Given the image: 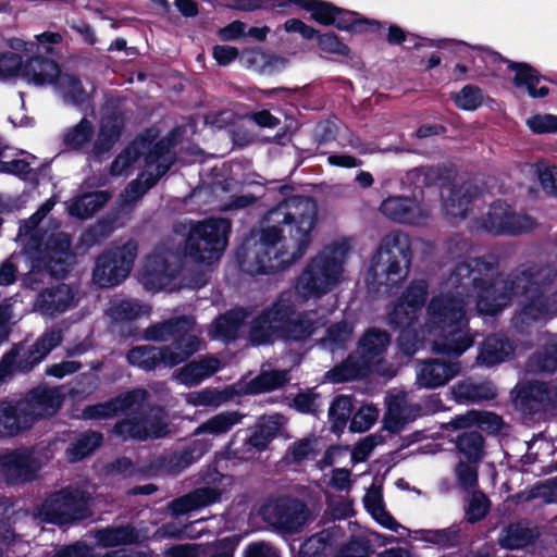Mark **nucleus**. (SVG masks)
Segmentation results:
<instances>
[{
    "label": "nucleus",
    "instance_id": "obj_1",
    "mask_svg": "<svg viewBox=\"0 0 557 557\" xmlns=\"http://www.w3.org/2000/svg\"><path fill=\"white\" fill-rule=\"evenodd\" d=\"M428 286L413 282L389 313V323L400 329L399 345L406 355H413L419 343L428 341L435 352L461 355L473 344L468 330V307L475 301L480 314H496L508 306L512 296L525 298L522 322L546 320L557 312V296L548 300L539 294L531 277L522 273L512 280L496 275L484 262H460L444 283L443 292L428 306L421 334L414 327L417 313L423 306Z\"/></svg>",
    "mask_w": 557,
    "mask_h": 557
},
{
    "label": "nucleus",
    "instance_id": "obj_2",
    "mask_svg": "<svg viewBox=\"0 0 557 557\" xmlns=\"http://www.w3.org/2000/svg\"><path fill=\"white\" fill-rule=\"evenodd\" d=\"M351 250L350 240L341 237L323 247L304 268L295 292L282 293L277 301L250 326L249 339L253 345H264L276 339L301 342L309 338L319 326L313 313L295 314V307L309 299H319L332 292L346 278L345 264Z\"/></svg>",
    "mask_w": 557,
    "mask_h": 557
},
{
    "label": "nucleus",
    "instance_id": "obj_3",
    "mask_svg": "<svg viewBox=\"0 0 557 557\" xmlns=\"http://www.w3.org/2000/svg\"><path fill=\"white\" fill-rule=\"evenodd\" d=\"M318 222V205L307 197H292L265 215L258 240H248L238 261L243 271L263 274L278 271L300 259L311 243Z\"/></svg>",
    "mask_w": 557,
    "mask_h": 557
},
{
    "label": "nucleus",
    "instance_id": "obj_4",
    "mask_svg": "<svg viewBox=\"0 0 557 557\" xmlns=\"http://www.w3.org/2000/svg\"><path fill=\"white\" fill-rule=\"evenodd\" d=\"M54 206L48 199L28 220L22 222L16 236V243L23 248L21 253H12L0 265V289L11 285L16 280L17 267L21 261L29 265L26 284H30L32 274L42 269L51 275H64L71 264L69 235L53 228H45L42 222Z\"/></svg>",
    "mask_w": 557,
    "mask_h": 557
},
{
    "label": "nucleus",
    "instance_id": "obj_5",
    "mask_svg": "<svg viewBox=\"0 0 557 557\" xmlns=\"http://www.w3.org/2000/svg\"><path fill=\"white\" fill-rule=\"evenodd\" d=\"M156 136L157 134L153 131H148L146 135L140 136L125 148L111 165L112 175H128L137 164H144L145 168L139 177L129 183L122 194L121 202L123 207L135 203L148 189L156 185L173 164L172 140L162 139L152 145Z\"/></svg>",
    "mask_w": 557,
    "mask_h": 557
},
{
    "label": "nucleus",
    "instance_id": "obj_6",
    "mask_svg": "<svg viewBox=\"0 0 557 557\" xmlns=\"http://www.w3.org/2000/svg\"><path fill=\"white\" fill-rule=\"evenodd\" d=\"M144 338L154 342L172 341L165 347L144 345L128 351L129 363L146 371L159 364L175 367L197 352L202 345L195 332V321L188 317L157 323L145 331Z\"/></svg>",
    "mask_w": 557,
    "mask_h": 557
},
{
    "label": "nucleus",
    "instance_id": "obj_7",
    "mask_svg": "<svg viewBox=\"0 0 557 557\" xmlns=\"http://www.w3.org/2000/svg\"><path fill=\"white\" fill-rule=\"evenodd\" d=\"M389 345V336L385 331L369 330L359 342L360 357L350 356L344 363L327 372V377L334 383H341L368 373H377L384 376H393L391 370L383 360V352Z\"/></svg>",
    "mask_w": 557,
    "mask_h": 557
},
{
    "label": "nucleus",
    "instance_id": "obj_8",
    "mask_svg": "<svg viewBox=\"0 0 557 557\" xmlns=\"http://www.w3.org/2000/svg\"><path fill=\"white\" fill-rule=\"evenodd\" d=\"M410 262V243L406 235H386L371 261L367 282L375 287H392L406 276Z\"/></svg>",
    "mask_w": 557,
    "mask_h": 557
},
{
    "label": "nucleus",
    "instance_id": "obj_9",
    "mask_svg": "<svg viewBox=\"0 0 557 557\" xmlns=\"http://www.w3.org/2000/svg\"><path fill=\"white\" fill-rule=\"evenodd\" d=\"M457 51L472 58L475 70L483 76H499L507 70H511L513 84L518 88H524L531 97L543 98L548 94L546 86L536 87L540 84L537 72L527 63H515L503 59L497 52L482 47H469L458 42Z\"/></svg>",
    "mask_w": 557,
    "mask_h": 557
},
{
    "label": "nucleus",
    "instance_id": "obj_10",
    "mask_svg": "<svg viewBox=\"0 0 557 557\" xmlns=\"http://www.w3.org/2000/svg\"><path fill=\"white\" fill-rule=\"evenodd\" d=\"M230 223L224 219H209L190 227L185 253L199 263L220 259L227 245Z\"/></svg>",
    "mask_w": 557,
    "mask_h": 557
},
{
    "label": "nucleus",
    "instance_id": "obj_11",
    "mask_svg": "<svg viewBox=\"0 0 557 557\" xmlns=\"http://www.w3.org/2000/svg\"><path fill=\"white\" fill-rule=\"evenodd\" d=\"M61 332L51 330L46 332L37 342L26 347L15 345L0 361V384L16 372H28L61 343Z\"/></svg>",
    "mask_w": 557,
    "mask_h": 557
},
{
    "label": "nucleus",
    "instance_id": "obj_12",
    "mask_svg": "<svg viewBox=\"0 0 557 557\" xmlns=\"http://www.w3.org/2000/svg\"><path fill=\"white\" fill-rule=\"evenodd\" d=\"M89 498L84 492L63 490L49 496L40 508L35 519L40 522L64 524L73 520H81L88 516Z\"/></svg>",
    "mask_w": 557,
    "mask_h": 557
},
{
    "label": "nucleus",
    "instance_id": "obj_13",
    "mask_svg": "<svg viewBox=\"0 0 557 557\" xmlns=\"http://www.w3.org/2000/svg\"><path fill=\"white\" fill-rule=\"evenodd\" d=\"M136 255L137 246L133 242L106 251L97 259L94 282L100 287L120 284L128 276Z\"/></svg>",
    "mask_w": 557,
    "mask_h": 557
},
{
    "label": "nucleus",
    "instance_id": "obj_14",
    "mask_svg": "<svg viewBox=\"0 0 557 557\" xmlns=\"http://www.w3.org/2000/svg\"><path fill=\"white\" fill-rule=\"evenodd\" d=\"M173 255H168L165 249L158 247L148 255L139 271V281L150 292L163 289L172 290L175 287L177 268L170 260Z\"/></svg>",
    "mask_w": 557,
    "mask_h": 557
},
{
    "label": "nucleus",
    "instance_id": "obj_15",
    "mask_svg": "<svg viewBox=\"0 0 557 557\" xmlns=\"http://www.w3.org/2000/svg\"><path fill=\"white\" fill-rule=\"evenodd\" d=\"M40 468L41 461L34 451L26 449L0 451V478L5 481L32 480Z\"/></svg>",
    "mask_w": 557,
    "mask_h": 557
},
{
    "label": "nucleus",
    "instance_id": "obj_16",
    "mask_svg": "<svg viewBox=\"0 0 557 557\" xmlns=\"http://www.w3.org/2000/svg\"><path fill=\"white\" fill-rule=\"evenodd\" d=\"M115 432L123 438L147 440L161 437L168 432V423L162 409H153L145 419H128L115 425Z\"/></svg>",
    "mask_w": 557,
    "mask_h": 557
},
{
    "label": "nucleus",
    "instance_id": "obj_17",
    "mask_svg": "<svg viewBox=\"0 0 557 557\" xmlns=\"http://www.w3.org/2000/svg\"><path fill=\"white\" fill-rule=\"evenodd\" d=\"M532 225L530 218L516 215L507 205L500 202L493 205L483 219V227L494 234H517L530 230Z\"/></svg>",
    "mask_w": 557,
    "mask_h": 557
},
{
    "label": "nucleus",
    "instance_id": "obj_18",
    "mask_svg": "<svg viewBox=\"0 0 557 557\" xmlns=\"http://www.w3.org/2000/svg\"><path fill=\"white\" fill-rule=\"evenodd\" d=\"M18 401L21 412L32 418L33 425L38 418L50 417L58 411L62 403V395L57 387L40 386Z\"/></svg>",
    "mask_w": 557,
    "mask_h": 557
},
{
    "label": "nucleus",
    "instance_id": "obj_19",
    "mask_svg": "<svg viewBox=\"0 0 557 557\" xmlns=\"http://www.w3.org/2000/svg\"><path fill=\"white\" fill-rule=\"evenodd\" d=\"M265 516L270 523L286 532L298 530L310 519L307 507L298 500H282L269 506Z\"/></svg>",
    "mask_w": 557,
    "mask_h": 557
},
{
    "label": "nucleus",
    "instance_id": "obj_20",
    "mask_svg": "<svg viewBox=\"0 0 557 557\" xmlns=\"http://www.w3.org/2000/svg\"><path fill=\"white\" fill-rule=\"evenodd\" d=\"M380 210L386 218L400 222L420 225L426 221L430 209L417 201L401 196L384 199Z\"/></svg>",
    "mask_w": 557,
    "mask_h": 557
},
{
    "label": "nucleus",
    "instance_id": "obj_21",
    "mask_svg": "<svg viewBox=\"0 0 557 557\" xmlns=\"http://www.w3.org/2000/svg\"><path fill=\"white\" fill-rule=\"evenodd\" d=\"M146 397V391L135 389L114 400L87 407L83 416L87 419H107L117 413H135L141 408Z\"/></svg>",
    "mask_w": 557,
    "mask_h": 557
},
{
    "label": "nucleus",
    "instance_id": "obj_22",
    "mask_svg": "<svg viewBox=\"0 0 557 557\" xmlns=\"http://www.w3.org/2000/svg\"><path fill=\"white\" fill-rule=\"evenodd\" d=\"M76 305L75 293L67 284H58L40 292L34 302V309L44 315L54 317Z\"/></svg>",
    "mask_w": 557,
    "mask_h": 557
},
{
    "label": "nucleus",
    "instance_id": "obj_23",
    "mask_svg": "<svg viewBox=\"0 0 557 557\" xmlns=\"http://www.w3.org/2000/svg\"><path fill=\"white\" fill-rule=\"evenodd\" d=\"M387 411L384 416V429L398 432L404 425L420 414V407L408 401L407 394L398 392L387 397Z\"/></svg>",
    "mask_w": 557,
    "mask_h": 557
},
{
    "label": "nucleus",
    "instance_id": "obj_24",
    "mask_svg": "<svg viewBox=\"0 0 557 557\" xmlns=\"http://www.w3.org/2000/svg\"><path fill=\"white\" fill-rule=\"evenodd\" d=\"M459 372L458 363L429 360L417 370V384L420 387L436 388L447 384Z\"/></svg>",
    "mask_w": 557,
    "mask_h": 557
},
{
    "label": "nucleus",
    "instance_id": "obj_25",
    "mask_svg": "<svg viewBox=\"0 0 557 557\" xmlns=\"http://www.w3.org/2000/svg\"><path fill=\"white\" fill-rule=\"evenodd\" d=\"M27 58L23 67V78L36 86H54L61 72L60 66L55 62L38 55Z\"/></svg>",
    "mask_w": 557,
    "mask_h": 557
},
{
    "label": "nucleus",
    "instance_id": "obj_26",
    "mask_svg": "<svg viewBox=\"0 0 557 557\" xmlns=\"http://www.w3.org/2000/svg\"><path fill=\"white\" fill-rule=\"evenodd\" d=\"M221 490L216 487H201L173 500L169 509L173 516L187 513L191 510L209 506L221 498Z\"/></svg>",
    "mask_w": 557,
    "mask_h": 557
},
{
    "label": "nucleus",
    "instance_id": "obj_27",
    "mask_svg": "<svg viewBox=\"0 0 557 557\" xmlns=\"http://www.w3.org/2000/svg\"><path fill=\"white\" fill-rule=\"evenodd\" d=\"M222 367L221 361L212 356L189 362L181 368L174 377L186 386H194L201 383L205 379L218 372Z\"/></svg>",
    "mask_w": 557,
    "mask_h": 557
},
{
    "label": "nucleus",
    "instance_id": "obj_28",
    "mask_svg": "<svg viewBox=\"0 0 557 557\" xmlns=\"http://www.w3.org/2000/svg\"><path fill=\"white\" fill-rule=\"evenodd\" d=\"M475 188L470 183L461 186L445 185L442 187L441 197L446 214L461 216L467 212L468 205L475 195Z\"/></svg>",
    "mask_w": 557,
    "mask_h": 557
},
{
    "label": "nucleus",
    "instance_id": "obj_29",
    "mask_svg": "<svg viewBox=\"0 0 557 557\" xmlns=\"http://www.w3.org/2000/svg\"><path fill=\"white\" fill-rule=\"evenodd\" d=\"M36 41H25L21 38H12L9 40V47L15 51H22L26 57L41 54H52L53 46L62 41L59 33L46 32L36 35Z\"/></svg>",
    "mask_w": 557,
    "mask_h": 557
},
{
    "label": "nucleus",
    "instance_id": "obj_30",
    "mask_svg": "<svg viewBox=\"0 0 557 557\" xmlns=\"http://www.w3.org/2000/svg\"><path fill=\"white\" fill-rule=\"evenodd\" d=\"M32 426V418L21 412L20 401L0 404V436H13Z\"/></svg>",
    "mask_w": 557,
    "mask_h": 557
},
{
    "label": "nucleus",
    "instance_id": "obj_31",
    "mask_svg": "<svg viewBox=\"0 0 557 557\" xmlns=\"http://www.w3.org/2000/svg\"><path fill=\"white\" fill-rule=\"evenodd\" d=\"M287 371H263L249 383L238 382L235 384L237 395L259 394L273 391L288 382Z\"/></svg>",
    "mask_w": 557,
    "mask_h": 557
},
{
    "label": "nucleus",
    "instance_id": "obj_32",
    "mask_svg": "<svg viewBox=\"0 0 557 557\" xmlns=\"http://www.w3.org/2000/svg\"><path fill=\"white\" fill-rule=\"evenodd\" d=\"M364 507L382 527L399 533L400 530H405L400 523H398L384 508L381 490L372 486L363 498Z\"/></svg>",
    "mask_w": 557,
    "mask_h": 557
},
{
    "label": "nucleus",
    "instance_id": "obj_33",
    "mask_svg": "<svg viewBox=\"0 0 557 557\" xmlns=\"http://www.w3.org/2000/svg\"><path fill=\"white\" fill-rule=\"evenodd\" d=\"M247 318V313L243 309H236L218 318L209 329L211 339L230 341L236 337L237 332Z\"/></svg>",
    "mask_w": 557,
    "mask_h": 557
},
{
    "label": "nucleus",
    "instance_id": "obj_34",
    "mask_svg": "<svg viewBox=\"0 0 557 557\" xmlns=\"http://www.w3.org/2000/svg\"><path fill=\"white\" fill-rule=\"evenodd\" d=\"M513 352L512 345L500 336H491L480 348L478 362L487 367L507 360Z\"/></svg>",
    "mask_w": 557,
    "mask_h": 557
},
{
    "label": "nucleus",
    "instance_id": "obj_35",
    "mask_svg": "<svg viewBox=\"0 0 557 557\" xmlns=\"http://www.w3.org/2000/svg\"><path fill=\"white\" fill-rule=\"evenodd\" d=\"M454 429L478 426L481 430L496 432L500 429L502 419L497 414L487 411H468L451 420Z\"/></svg>",
    "mask_w": 557,
    "mask_h": 557
},
{
    "label": "nucleus",
    "instance_id": "obj_36",
    "mask_svg": "<svg viewBox=\"0 0 557 557\" xmlns=\"http://www.w3.org/2000/svg\"><path fill=\"white\" fill-rule=\"evenodd\" d=\"M94 539L102 547H113L136 543L139 535L132 527H115L96 530Z\"/></svg>",
    "mask_w": 557,
    "mask_h": 557
},
{
    "label": "nucleus",
    "instance_id": "obj_37",
    "mask_svg": "<svg viewBox=\"0 0 557 557\" xmlns=\"http://www.w3.org/2000/svg\"><path fill=\"white\" fill-rule=\"evenodd\" d=\"M536 537L535 530L521 524H512L500 532L498 543L507 549H520L532 544Z\"/></svg>",
    "mask_w": 557,
    "mask_h": 557
},
{
    "label": "nucleus",
    "instance_id": "obj_38",
    "mask_svg": "<svg viewBox=\"0 0 557 557\" xmlns=\"http://www.w3.org/2000/svg\"><path fill=\"white\" fill-rule=\"evenodd\" d=\"M53 87L67 103L82 104L88 98L79 79L70 73L60 72Z\"/></svg>",
    "mask_w": 557,
    "mask_h": 557
},
{
    "label": "nucleus",
    "instance_id": "obj_39",
    "mask_svg": "<svg viewBox=\"0 0 557 557\" xmlns=\"http://www.w3.org/2000/svg\"><path fill=\"white\" fill-rule=\"evenodd\" d=\"M237 396L235 385L223 391L214 388H205L199 392H191L186 395V401L193 406H214L218 407L232 400Z\"/></svg>",
    "mask_w": 557,
    "mask_h": 557
},
{
    "label": "nucleus",
    "instance_id": "obj_40",
    "mask_svg": "<svg viewBox=\"0 0 557 557\" xmlns=\"http://www.w3.org/2000/svg\"><path fill=\"white\" fill-rule=\"evenodd\" d=\"M109 199L104 191H94L75 198L69 206V213L79 219L90 218Z\"/></svg>",
    "mask_w": 557,
    "mask_h": 557
},
{
    "label": "nucleus",
    "instance_id": "obj_41",
    "mask_svg": "<svg viewBox=\"0 0 557 557\" xmlns=\"http://www.w3.org/2000/svg\"><path fill=\"white\" fill-rule=\"evenodd\" d=\"M243 418L244 416L237 411L220 412L200 424L195 433H208L218 436L227 433L233 426L239 424Z\"/></svg>",
    "mask_w": 557,
    "mask_h": 557
},
{
    "label": "nucleus",
    "instance_id": "obj_42",
    "mask_svg": "<svg viewBox=\"0 0 557 557\" xmlns=\"http://www.w3.org/2000/svg\"><path fill=\"white\" fill-rule=\"evenodd\" d=\"M284 423L285 419L281 414L264 417L249 438V444L259 450L264 449Z\"/></svg>",
    "mask_w": 557,
    "mask_h": 557
},
{
    "label": "nucleus",
    "instance_id": "obj_43",
    "mask_svg": "<svg viewBox=\"0 0 557 557\" xmlns=\"http://www.w3.org/2000/svg\"><path fill=\"white\" fill-rule=\"evenodd\" d=\"M122 119L117 115L103 117L100 132L95 144V153L101 154L109 151L120 138Z\"/></svg>",
    "mask_w": 557,
    "mask_h": 557
},
{
    "label": "nucleus",
    "instance_id": "obj_44",
    "mask_svg": "<svg viewBox=\"0 0 557 557\" xmlns=\"http://www.w3.org/2000/svg\"><path fill=\"white\" fill-rule=\"evenodd\" d=\"M108 314L116 321L133 320L150 313V307L136 300L115 298L108 308Z\"/></svg>",
    "mask_w": 557,
    "mask_h": 557
},
{
    "label": "nucleus",
    "instance_id": "obj_45",
    "mask_svg": "<svg viewBox=\"0 0 557 557\" xmlns=\"http://www.w3.org/2000/svg\"><path fill=\"white\" fill-rule=\"evenodd\" d=\"M519 398L527 401L530 410H537L539 405L557 404V389L553 394L544 383L533 382L520 391Z\"/></svg>",
    "mask_w": 557,
    "mask_h": 557
},
{
    "label": "nucleus",
    "instance_id": "obj_46",
    "mask_svg": "<svg viewBox=\"0 0 557 557\" xmlns=\"http://www.w3.org/2000/svg\"><path fill=\"white\" fill-rule=\"evenodd\" d=\"M341 529L338 527H332L323 530L322 532L308 539L300 548V554L304 557H314L323 553L327 545H332L336 542L339 536Z\"/></svg>",
    "mask_w": 557,
    "mask_h": 557
},
{
    "label": "nucleus",
    "instance_id": "obj_47",
    "mask_svg": "<svg viewBox=\"0 0 557 557\" xmlns=\"http://www.w3.org/2000/svg\"><path fill=\"white\" fill-rule=\"evenodd\" d=\"M292 4H298L306 9L314 21L323 25L333 24L337 12L336 7L320 0H290Z\"/></svg>",
    "mask_w": 557,
    "mask_h": 557
},
{
    "label": "nucleus",
    "instance_id": "obj_48",
    "mask_svg": "<svg viewBox=\"0 0 557 557\" xmlns=\"http://www.w3.org/2000/svg\"><path fill=\"white\" fill-rule=\"evenodd\" d=\"M102 436L92 432L84 434L66 449V457L71 462H76L89 455L101 443Z\"/></svg>",
    "mask_w": 557,
    "mask_h": 557
},
{
    "label": "nucleus",
    "instance_id": "obj_49",
    "mask_svg": "<svg viewBox=\"0 0 557 557\" xmlns=\"http://www.w3.org/2000/svg\"><path fill=\"white\" fill-rule=\"evenodd\" d=\"M351 409L352 404L348 396H339L334 399L329 411L332 430L334 432L339 433L344 430L351 414Z\"/></svg>",
    "mask_w": 557,
    "mask_h": 557
},
{
    "label": "nucleus",
    "instance_id": "obj_50",
    "mask_svg": "<svg viewBox=\"0 0 557 557\" xmlns=\"http://www.w3.org/2000/svg\"><path fill=\"white\" fill-rule=\"evenodd\" d=\"M455 394L459 399L479 401L482 399L494 398L496 396V391L490 383H460L456 386Z\"/></svg>",
    "mask_w": 557,
    "mask_h": 557
},
{
    "label": "nucleus",
    "instance_id": "obj_51",
    "mask_svg": "<svg viewBox=\"0 0 557 557\" xmlns=\"http://www.w3.org/2000/svg\"><path fill=\"white\" fill-rule=\"evenodd\" d=\"M457 447L470 461H478L483 455V438L476 432L465 433L459 436Z\"/></svg>",
    "mask_w": 557,
    "mask_h": 557
},
{
    "label": "nucleus",
    "instance_id": "obj_52",
    "mask_svg": "<svg viewBox=\"0 0 557 557\" xmlns=\"http://www.w3.org/2000/svg\"><path fill=\"white\" fill-rule=\"evenodd\" d=\"M333 24L342 30L361 32L366 25H375V21L361 18L358 13L337 8Z\"/></svg>",
    "mask_w": 557,
    "mask_h": 557
},
{
    "label": "nucleus",
    "instance_id": "obj_53",
    "mask_svg": "<svg viewBox=\"0 0 557 557\" xmlns=\"http://www.w3.org/2000/svg\"><path fill=\"white\" fill-rule=\"evenodd\" d=\"M453 99L459 109L473 111L482 104L483 92L476 86L467 85L459 92L455 94Z\"/></svg>",
    "mask_w": 557,
    "mask_h": 557
},
{
    "label": "nucleus",
    "instance_id": "obj_54",
    "mask_svg": "<svg viewBox=\"0 0 557 557\" xmlns=\"http://www.w3.org/2000/svg\"><path fill=\"white\" fill-rule=\"evenodd\" d=\"M92 135L91 123L83 119L77 125L71 127L64 135V143L67 147L77 149L87 144Z\"/></svg>",
    "mask_w": 557,
    "mask_h": 557
},
{
    "label": "nucleus",
    "instance_id": "obj_55",
    "mask_svg": "<svg viewBox=\"0 0 557 557\" xmlns=\"http://www.w3.org/2000/svg\"><path fill=\"white\" fill-rule=\"evenodd\" d=\"M379 418V410L372 405H366L352 416L349 429L351 432L362 433L368 431Z\"/></svg>",
    "mask_w": 557,
    "mask_h": 557
},
{
    "label": "nucleus",
    "instance_id": "obj_56",
    "mask_svg": "<svg viewBox=\"0 0 557 557\" xmlns=\"http://www.w3.org/2000/svg\"><path fill=\"white\" fill-rule=\"evenodd\" d=\"M226 5L243 11L285 9L290 7V0H226Z\"/></svg>",
    "mask_w": 557,
    "mask_h": 557
},
{
    "label": "nucleus",
    "instance_id": "obj_57",
    "mask_svg": "<svg viewBox=\"0 0 557 557\" xmlns=\"http://www.w3.org/2000/svg\"><path fill=\"white\" fill-rule=\"evenodd\" d=\"M536 371L554 372L557 370V336L553 337L545 350L532 359Z\"/></svg>",
    "mask_w": 557,
    "mask_h": 557
},
{
    "label": "nucleus",
    "instance_id": "obj_58",
    "mask_svg": "<svg viewBox=\"0 0 557 557\" xmlns=\"http://www.w3.org/2000/svg\"><path fill=\"white\" fill-rule=\"evenodd\" d=\"M195 453L196 448L173 454L166 461V469L173 474L182 472L202 455L201 450L197 455Z\"/></svg>",
    "mask_w": 557,
    "mask_h": 557
},
{
    "label": "nucleus",
    "instance_id": "obj_59",
    "mask_svg": "<svg viewBox=\"0 0 557 557\" xmlns=\"http://www.w3.org/2000/svg\"><path fill=\"white\" fill-rule=\"evenodd\" d=\"M408 536L416 541H424L434 544L446 545L453 540V533L448 530H416L409 531L405 528L401 530Z\"/></svg>",
    "mask_w": 557,
    "mask_h": 557
},
{
    "label": "nucleus",
    "instance_id": "obj_60",
    "mask_svg": "<svg viewBox=\"0 0 557 557\" xmlns=\"http://www.w3.org/2000/svg\"><path fill=\"white\" fill-rule=\"evenodd\" d=\"M22 58L14 52H4L0 54V79H7L21 75L23 77Z\"/></svg>",
    "mask_w": 557,
    "mask_h": 557
},
{
    "label": "nucleus",
    "instance_id": "obj_61",
    "mask_svg": "<svg viewBox=\"0 0 557 557\" xmlns=\"http://www.w3.org/2000/svg\"><path fill=\"white\" fill-rule=\"evenodd\" d=\"M320 448L321 445L319 440L314 436H311L294 443L289 448V451L294 460L299 462L314 455L318 450H320Z\"/></svg>",
    "mask_w": 557,
    "mask_h": 557
},
{
    "label": "nucleus",
    "instance_id": "obj_62",
    "mask_svg": "<svg viewBox=\"0 0 557 557\" xmlns=\"http://www.w3.org/2000/svg\"><path fill=\"white\" fill-rule=\"evenodd\" d=\"M527 125L535 134L557 132V116L553 114H535L527 120Z\"/></svg>",
    "mask_w": 557,
    "mask_h": 557
},
{
    "label": "nucleus",
    "instance_id": "obj_63",
    "mask_svg": "<svg viewBox=\"0 0 557 557\" xmlns=\"http://www.w3.org/2000/svg\"><path fill=\"white\" fill-rule=\"evenodd\" d=\"M239 62L246 69L263 72L268 64V55L259 49H246L240 53Z\"/></svg>",
    "mask_w": 557,
    "mask_h": 557
},
{
    "label": "nucleus",
    "instance_id": "obj_64",
    "mask_svg": "<svg viewBox=\"0 0 557 557\" xmlns=\"http://www.w3.org/2000/svg\"><path fill=\"white\" fill-rule=\"evenodd\" d=\"M540 182L544 189L557 194V166L546 162L536 165Z\"/></svg>",
    "mask_w": 557,
    "mask_h": 557
}]
</instances>
